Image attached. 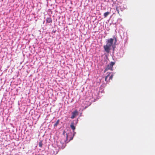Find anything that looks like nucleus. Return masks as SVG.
<instances>
[{"label": "nucleus", "instance_id": "1", "mask_svg": "<svg viewBox=\"0 0 155 155\" xmlns=\"http://www.w3.org/2000/svg\"><path fill=\"white\" fill-rule=\"evenodd\" d=\"M115 64V62H111L110 64H108L106 67L105 68L104 72H105L106 71H108V70H110L111 71H112L113 69V67L114 65Z\"/></svg>", "mask_w": 155, "mask_h": 155}, {"label": "nucleus", "instance_id": "2", "mask_svg": "<svg viewBox=\"0 0 155 155\" xmlns=\"http://www.w3.org/2000/svg\"><path fill=\"white\" fill-rule=\"evenodd\" d=\"M114 39L112 38H110L109 39H108L107 40V45L111 47V46L113 45L114 42Z\"/></svg>", "mask_w": 155, "mask_h": 155}, {"label": "nucleus", "instance_id": "3", "mask_svg": "<svg viewBox=\"0 0 155 155\" xmlns=\"http://www.w3.org/2000/svg\"><path fill=\"white\" fill-rule=\"evenodd\" d=\"M72 115L71 118L72 119H74L76 116L78 115V112L77 110H75L72 113Z\"/></svg>", "mask_w": 155, "mask_h": 155}, {"label": "nucleus", "instance_id": "4", "mask_svg": "<svg viewBox=\"0 0 155 155\" xmlns=\"http://www.w3.org/2000/svg\"><path fill=\"white\" fill-rule=\"evenodd\" d=\"M110 47H111L110 46L106 45L104 46V48L105 51L107 53H108L109 52Z\"/></svg>", "mask_w": 155, "mask_h": 155}, {"label": "nucleus", "instance_id": "5", "mask_svg": "<svg viewBox=\"0 0 155 155\" xmlns=\"http://www.w3.org/2000/svg\"><path fill=\"white\" fill-rule=\"evenodd\" d=\"M71 128L73 130V131L75 129V127L74 125V123H72L71 124L70 126Z\"/></svg>", "mask_w": 155, "mask_h": 155}, {"label": "nucleus", "instance_id": "6", "mask_svg": "<svg viewBox=\"0 0 155 155\" xmlns=\"http://www.w3.org/2000/svg\"><path fill=\"white\" fill-rule=\"evenodd\" d=\"M110 13V12H107L104 13V18H106Z\"/></svg>", "mask_w": 155, "mask_h": 155}, {"label": "nucleus", "instance_id": "7", "mask_svg": "<svg viewBox=\"0 0 155 155\" xmlns=\"http://www.w3.org/2000/svg\"><path fill=\"white\" fill-rule=\"evenodd\" d=\"M59 120H58L55 123V124H54V127H56L58 124H59Z\"/></svg>", "mask_w": 155, "mask_h": 155}, {"label": "nucleus", "instance_id": "8", "mask_svg": "<svg viewBox=\"0 0 155 155\" xmlns=\"http://www.w3.org/2000/svg\"><path fill=\"white\" fill-rule=\"evenodd\" d=\"M60 146V147H61V148L64 149L66 146V145L65 143H63L62 146Z\"/></svg>", "mask_w": 155, "mask_h": 155}, {"label": "nucleus", "instance_id": "9", "mask_svg": "<svg viewBox=\"0 0 155 155\" xmlns=\"http://www.w3.org/2000/svg\"><path fill=\"white\" fill-rule=\"evenodd\" d=\"M39 146L40 147H41L42 145V142L41 141H40L39 143Z\"/></svg>", "mask_w": 155, "mask_h": 155}, {"label": "nucleus", "instance_id": "10", "mask_svg": "<svg viewBox=\"0 0 155 155\" xmlns=\"http://www.w3.org/2000/svg\"><path fill=\"white\" fill-rule=\"evenodd\" d=\"M109 74H108V75H107L105 77V81H106L107 82V78H108V77H109Z\"/></svg>", "mask_w": 155, "mask_h": 155}, {"label": "nucleus", "instance_id": "11", "mask_svg": "<svg viewBox=\"0 0 155 155\" xmlns=\"http://www.w3.org/2000/svg\"><path fill=\"white\" fill-rule=\"evenodd\" d=\"M113 76V74L111 75L109 77V80H110V79L112 80V79Z\"/></svg>", "mask_w": 155, "mask_h": 155}, {"label": "nucleus", "instance_id": "12", "mask_svg": "<svg viewBox=\"0 0 155 155\" xmlns=\"http://www.w3.org/2000/svg\"><path fill=\"white\" fill-rule=\"evenodd\" d=\"M114 39L115 40V43H116V42L117 41V38L115 37V36L113 37Z\"/></svg>", "mask_w": 155, "mask_h": 155}, {"label": "nucleus", "instance_id": "13", "mask_svg": "<svg viewBox=\"0 0 155 155\" xmlns=\"http://www.w3.org/2000/svg\"><path fill=\"white\" fill-rule=\"evenodd\" d=\"M117 12H118V13L119 14V10H117Z\"/></svg>", "mask_w": 155, "mask_h": 155}, {"label": "nucleus", "instance_id": "14", "mask_svg": "<svg viewBox=\"0 0 155 155\" xmlns=\"http://www.w3.org/2000/svg\"><path fill=\"white\" fill-rule=\"evenodd\" d=\"M49 22H50V21H51V20L49 18Z\"/></svg>", "mask_w": 155, "mask_h": 155}, {"label": "nucleus", "instance_id": "15", "mask_svg": "<svg viewBox=\"0 0 155 155\" xmlns=\"http://www.w3.org/2000/svg\"><path fill=\"white\" fill-rule=\"evenodd\" d=\"M68 135L67 134V136H66V138L67 139L68 138Z\"/></svg>", "mask_w": 155, "mask_h": 155}, {"label": "nucleus", "instance_id": "16", "mask_svg": "<svg viewBox=\"0 0 155 155\" xmlns=\"http://www.w3.org/2000/svg\"><path fill=\"white\" fill-rule=\"evenodd\" d=\"M75 134V132H74V134H73V136L74 135V134Z\"/></svg>", "mask_w": 155, "mask_h": 155}]
</instances>
